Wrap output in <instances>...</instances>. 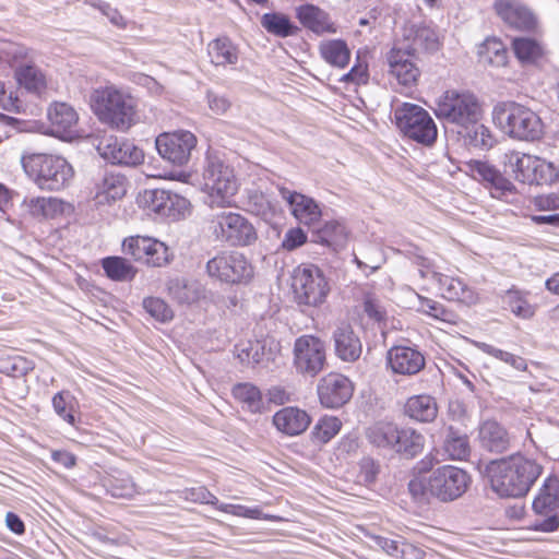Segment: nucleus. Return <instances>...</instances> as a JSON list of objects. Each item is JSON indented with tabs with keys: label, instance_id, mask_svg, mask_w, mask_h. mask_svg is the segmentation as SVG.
Here are the masks:
<instances>
[{
	"label": "nucleus",
	"instance_id": "nucleus-1",
	"mask_svg": "<svg viewBox=\"0 0 559 559\" xmlns=\"http://www.w3.org/2000/svg\"><path fill=\"white\" fill-rule=\"evenodd\" d=\"M451 440L448 439L442 449H433L413 468V477L408 483V491L415 502L427 504L431 498L442 502L454 499V466L441 463L453 460Z\"/></svg>",
	"mask_w": 559,
	"mask_h": 559
},
{
	"label": "nucleus",
	"instance_id": "nucleus-2",
	"mask_svg": "<svg viewBox=\"0 0 559 559\" xmlns=\"http://www.w3.org/2000/svg\"><path fill=\"white\" fill-rule=\"evenodd\" d=\"M543 472L542 464L521 453L492 460L486 466L491 489L502 498L525 497Z\"/></svg>",
	"mask_w": 559,
	"mask_h": 559
},
{
	"label": "nucleus",
	"instance_id": "nucleus-3",
	"mask_svg": "<svg viewBox=\"0 0 559 559\" xmlns=\"http://www.w3.org/2000/svg\"><path fill=\"white\" fill-rule=\"evenodd\" d=\"M90 107L100 123L116 131L127 132L140 121L138 99L115 85L94 90Z\"/></svg>",
	"mask_w": 559,
	"mask_h": 559
},
{
	"label": "nucleus",
	"instance_id": "nucleus-4",
	"mask_svg": "<svg viewBox=\"0 0 559 559\" xmlns=\"http://www.w3.org/2000/svg\"><path fill=\"white\" fill-rule=\"evenodd\" d=\"M290 293L300 310L321 309L329 301L332 282L319 265L300 263L292 272Z\"/></svg>",
	"mask_w": 559,
	"mask_h": 559
},
{
	"label": "nucleus",
	"instance_id": "nucleus-5",
	"mask_svg": "<svg viewBox=\"0 0 559 559\" xmlns=\"http://www.w3.org/2000/svg\"><path fill=\"white\" fill-rule=\"evenodd\" d=\"M492 121L514 140L536 141L544 134L542 118L531 108L513 100L498 103L492 109Z\"/></svg>",
	"mask_w": 559,
	"mask_h": 559
},
{
	"label": "nucleus",
	"instance_id": "nucleus-6",
	"mask_svg": "<svg viewBox=\"0 0 559 559\" xmlns=\"http://www.w3.org/2000/svg\"><path fill=\"white\" fill-rule=\"evenodd\" d=\"M239 187V179L230 165L217 156H206L200 188L211 207H231Z\"/></svg>",
	"mask_w": 559,
	"mask_h": 559
},
{
	"label": "nucleus",
	"instance_id": "nucleus-7",
	"mask_svg": "<svg viewBox=\"0 0 559 559\" xmlns=\"http://www.w3.org/2000/svg\"><path fill=\"white\" fill-rule=\"evenodd\" d=\"M25 174L41 190L58 191L72 179L74 171L66 158L45 153H31L22 157Z\"/></svg>",
	"mask_w": 559,
	"mask_h": 559
},
{
	"label": "nucleus",
	"instance_id": "nucleus-8",
	"mask_svg": "<svg viewBox=\"0 0 559 559\" xmlns=\"http://www.w3.org/2000/svg\"><path fill=\"white\" fill-rule=\"evenodd\" d=\"M209 230L215 241L235 248L250 247L259 239L254 224L239 212L223 211L214 214L209 221Z\"/></svg>",
	"mask_w": 559,
	"mask_h": 559
},
{
	"label": "nucleus",
	"instance_id": "nucleus-9",
	"mask_svg": "<svg viewBox=\"0 0 559 559\" xmlns=\"http://www.w3.org/2000/svg\"><path fill=\"white\" fill-rule=\"evenodd\" d=\"M394 121L404 136L429 146L437 140V127L421 106L402 103L394 109Z\"/></svg>",
	"mask_w": 559,
	"mask_h": 559
},
{
	"label": "nucleus",
	"instance_id": "nucleus-10",
	"mask_svg": "<svg viewBox=\"0 0 559 559\" xmlns=\"http://www.w3.org/2000/svg\"><path fill=\"white\" fill-rule=\"evenodd\" d=\"M293 366L298 374L314 378L328 366V347L314 334H302L294 341Z\"/></svg>",
	"mask_w": 559,
	"mask_h": 559
},
{
	"label": "nucleus",
	"instance_id": "nucleus-11",
	"mask_svg": "<svg viewBox=\"0 0 559 559\" xmlns=\"http://www.w3.org/2000/svg\"><path fill=\"white\" fill-rule=\"evenodd\" d=\"M390 82L400 93L415 88L420 81L421 70L414 47H393L386 55Z\"/></svg>",
	"mask_w": 559,
	"mask_h": 559
},
{
	"label": "nucleus",
	"instance_id": "nucleus-12",
	"mask_svg": "<svg viewBox=\"0 0 559 559\" xmlns=\"http://www.w3.org/2000/svg\"><path fill=\"white\" fill-rule=\"evenodd\" d=\"M130 189V180L121 171L105 170L93 178L87 199L96 209L112 207L122 202Z\"/></svg>",
	"mask_w": 559,
	"mask_h": 559
},
{
	"label": "nucleus",
	"instance_id": "nucleus-13",
	"mask_svg": "<svg viewBox=\"0 0 559 559\" xmlns=\"http://www.w3.org/2000/svg\"><path fill=\"white\" fill-rule=\"evenodd\" d=\"M207 274L228 284H247L254 275L251 262L241 252L222 251L206 263Z\"/></svg>",
	"mask_w": 559,
	"mask_h": 559
},
{
	"label": "nucleus",
	"instance_id": "nucleus-14",
	"mask_svg": "<svg viewBox=\"0 0 559 559\" xmlns=\"http://www.w3.org/2000/svg\"><path fill=\"white\" fill-rule=\"evenodd\" d=\"M532 509L536 515L545 516L544 520L535 521L531 530L543 533H554L559 530V477L548 475L536 497L533 500Z\"/></svg>",
	"mask_w": 559,
	"mask_h": 559
},
{
	"label": "nucleus",
	"instance_id": "nucleus-15",
	"mask_svg": "<svg viewBox=\"0 0 559 559\" xmlns=\"http://www.w3.org/2000/svg\"><path fill=\"white\" fill-rule=\"evenodd\" d=\"M198 145V138L188 130L163 132L157 135L155 146L159 156L174 166H186Z\"/></svg>",
	"mask_w": 559,
	"mask_h": 559
},
{
	"label": "nucleus",
	"instance_id": "nucleus-16",
	"mask_svg": "<svg viewBox=\"0 0 559 559\" xmlns=\"http://www.w3.org/2000/svg\"><path fill=\"white\" fill-rule=\"evenodd\" d=\"M122 249L135 262L152 267H162L171 260L168 246L150 236H129L122 241Z\"/></svg>",
	"mask_w": 559,
	"mask_h": 559
},
{
	"label": "nucleus",
	"instance_id": "nucleus-17",
	"mask_svg": "<svg viewBox=\"0 0 559 559\" xmlns=\"http://www.w3.org/2000/svg\"><path fill=\"white\" fill-rule=\"evenodd\" d=\"M354 383L346 376L331 371L320 378L317 394L324 408L335 409L349 402L354 394Z\"/></svg>",
	"mask_w": 559,
	"mask_h": 559
},
{
	"label": "nucleus",
	"instance_id": "nucleus-18",
	"mask_svg": "<svg viewBox=\"0 0 559 559\" xmlns=\"http://www.w3.org/2000/svg\"><path fill=\"white\" fill-rule=\"evenodd\" d=\"M136 205L147 215L175 217L177 207L186 205L187 200L163 189H145L139 192Z\"/></svg>",
	"mask_w": 559,
	"mask_h": 559
},
{
	"label": "nucleus",
	"instance_id": "nucleus-19",
	"mask_svg": "<svg viewBox=\"0 0 559 559\" xmlns=\"http://www.w3.org/2000/svg\"><path fill=\"white\" fill-rule=\"evenodd\" d=\"M457 169L471 176L475 180L483 182L495 198H501L507 193L513 192L515 189L509 179L487 162L472 159L462 163Z\"/></svg>",
	"mask_w": 559,
	"mask_h": 559
},
{
	"label": "nucleus",
	"instance_id": "nucleus-20",
	"mask_svg": "<svg viewBox=\"0 0 559 559\" xmlns=\"http://www.w3.org/2000/svg\"><path fill=\"white\" fill-rule=\"evenodd\" d=\"M97 152L105 160L115 165L136 166L144 160L142 148L129 140H118L112 135L98 142Z\"/></svg>",
	"mask_w": 559,
	"mask_h": 559
},
{
	"label": "nucleus",
	"instance_id": "nucleus-21",
	"mask_svg": "<svg viewBox=\"0 0 559 559\" xmlns=\"http://www.w3.org/2000/svg\"><path fill=\"white\" fill-rule=\"evenodd\" d=\"M49 126L55 135L72 139L79 133V112L64 102H53L47 109Z\"/></svg>",
	"mask_w": 559,
	"mask_h": 559
},
{
	"label": "nucleus",
	"instance_id": "nucleus-22",
	"mask_svg": "<svg viewBox=\"0 0 559 559\" xmlns=\"http://www.w3.org/2000/svg\"><path fill=\"white\" fill-rule=\"evenodd\" d=\"M280 194L289 205L292 215L300 224L310 227L320 222L322 210L314 199L285 187L280 188Z\"/></svg>",
	"mask_w": 559,
	"mask_h": 559
},
{
	"label": "nucleus",
	"instance_id": "nucleus-23",
	"mask_svg": "<svg viewBox=\"0 0 559 559\" xmlns=\"http://www.w3.org/2000/svg\"><path fill=\"white\" fill-rule=\"evenodd\" d=\"M388 366L393 373L414 376L424 369L426 360L424 355L409 346H393L388 350Z\"/></svg>",
	"mask_w": 559,
	"mask_h": 559
},
{
	"label": "nucleus",
	"instance_id": "nucleus-24",
	"mask_svg": "<svg viewBox=\"0 0 559 559\" xmlns=\"http://www.w3.org/2000/svg\"><path fill=\"white\" fill-rule=\"evenodd\" d=\"M295 16L300 25L316 35L335 34L337 25L322 8L305 3L295 8Z\"/></svg>",
	"mask_w": 559,
	"mask_h": 559
},
{
	"label": "nucleus",
	"instance_id": "nucleus-25",
	"mask_svg": "<svg viewBox=\"0 0 559 559\" xmlns=\"http://www.w3.org/2000/svg\"><path fill=\"white\" fill-rule=\"evenodd\" d=\"M272 423L283 435L294 437L309 428L311 416L297 406H285L273 415Z\"/></svg>",
	"mask_w": 559,
	"mask_h": 559
},
{
	"label": "nucleus",
	"instance_id": "nucleus-26",
	"mask_svg": "<svg viewBox=\"0 0 559 559\" xmlns=\"http://www.w3.org/2000/svg\"><path fill=\"white\" fill-rule=\"evenodd\" d=\"M334 352L345 362L357 361L362 354V343L349 324H342L333 332Z\"/></svg>",
	"mask_w": 559,
	"mask_h": 559
},
{
	"label": "nucleus",
	"instance_id": "nucleus-27",
	"mask_svg": "<svg viewBox=\"0 0 559 559\" xmlns=\"http://www.w3.org/2000/svg\"><path fill=\"white\" fill-rule=\"evenodd\" d=\"M403 414L413 421L430 424L438 417L439 405L436 397L430 394H414L406 399Z\"/></svg>",
	"mask_w": 559,
	"mask_h": 559
},
{
	"label": "nucleus",
	"instance_id": "nucleus-28",
	"mask_svg": "<svg viewBox=\"0 0 559 559\" xmlns=\"http://www.w3.org/2000/svg\"><path fill=\"white\" fill-rule=\"evenodd\" d=\"M498 15L510 26L520 31H533L536 20L532 12L512 0H498L495 3Z\"/></svg>",
	"mask_w": 559,
	"mask_h": 559
},
{
	"label": "nucleus",
	"instance_id": "nucleus-29",
	"mask_svg": "<svg viewBox=\"0 0 559 559\" xmlns=\"http://www.w3.org/2000/svg\"><path fill=\"white\" fill-rule=\"evenodd\" d=\"M478 438L483 448L495 453L506 452L511 444L508 430L493 419L485 420L479 426Z\"/></svg>",
	"mask_w": 559,
	"mask_h": 559
},
{
	"label": "nucleus",
	"instance_id": "nucleus-30",
	"mask_svg": "<svg viewBox=\"0 0 559 559\" xmlns=\"http://www.w3.org/2000/svg\"><path fill=\"white\" fill-rule=\"evenodd\" d=\"M206 51L210 62L216 68L235 66L239 60L238 46L226 35L209 41Z\"/></svg>",
	"mask_w": 559,
	"mask_h": 559
},
{
	"label": "nucleus",
	"instance_id": "nucleus-31",
	"mask_svg": "<svg viewBox=\"0 0 559 559\" xmlns=\"http://www.w3.org/2000/svg\"><path fill=\"white\" fill-rule=\"evenodd\" d=\"M483 106L476 95L469 92L456 93V124L468 129L471 123L480 121Z\"/></svg>",
	"mask_w": 559,
	"mask_h": 559
},
{
	"label": "nucleus",
	"instance_id": "nucleus-32",
	"mask_svg": "<svg viewBox=\"0 0 559 559\" xmlns=\"http://www.w3.org/2000/svg\"><path fill=\"white\" fill-rule=\"evenodd\" d=\"M401 427L393 421L381 420L371 425L366 431L367 440L376 448L393 450L399 440Z\"/></svg>",
	"mask_w": 559,
	"mask_h": 559
},
{
	"label": "nucleus",
	"instance_id": "nucleus-33",
	"mask_svg": "<svg viewBox=\"0 0 559 559\" xmlns=\"http://www.w3.org/2000/svg\"><path fill=\"white\" fill-rule=\"evenodd\" d=\"M14 79L20 87L27 92L41 95L47 90L45 73L35 64H22L14 70Z\"/></svg>",
	"mask_w": 559,
	"mask_h": 559
},
{
	"label": "nucleus",
	"instance_id": "nucleus-34",
	"mask_svg": "<svg viewBox=\"0 0 559 559\" xmlns=\"http://www.w3.org/2000/svg\"><path fill=\"white\" fill-rule=\"evenodd\" d=\"M393 450L406 459H414L425 449L424 435L413 427H401Z\"/></svg>",
	"mask_w": 559,
	"mask_h": 559
},
{
	"label": "nucleus",
	"instance_id": "nucleus-35",
	"mask_svg": "<svg viewBox=\"0 0 559 559\" xmlns=\"http://www.w3.org/2000/svg\"><path fill=\"white\" fill-rule=\"evenodd\" d=\"M233 397L250 413L260 414L265 411L261 390L249 382H240L231 389Z\"/></svg>",
	"mask_w": 559,
	"mask_h": 559
},
{
	"label": "nucleus",
	"instance_id": "nucleus-36",
	"mask_svg": "<svg viewBox=\"0 0 559 559\" xmlns=\"http://www.w3.org/2000/svg\"><path fill=\"white\" fill-rule=\"evenodd\" d=\"M27 213L36 219H52L63 214L64 203L56 198L37 197L24 202Z\"/></svg>",
	"mask_w": 559,
	"mask_h": 559
},
{
	"label": "nucleus",
	"instance_id": "nucleus-37",
	"mask_svg": "<svg viewBox=\"0 0 559 559\" xmlns=\"http://www.w3.org/2000/svg\"><path fill=\"white\" fill-rule=\"evenodd\" d=\"M535 156L531 154L511 151L504 155V167L515 180L522 183H531L532 167Z\"/></svg>",
	"mask_w": 559,
	"mask_h": 559
},
{
	"label": "nucleus",
	"instance_id": "nucleus-38",
	"mask_svg": "<svg viewBox=\"0 0 559 559\" xmlns=\"http://www.w3.org/2000/svg\"><path fill=\"white\" fill-rule=\"evenodd\" d=\"M321 58L332 67L345 68L350 60V50L343 39H328L319 45Z\"/></svg>",
	"mask_w": 559,
	"mask_h": 559
},
{
	"label": "nucleus",
	"instance_id": "nucleus-39",
	"mask_svg": "<svg viewBox=\"0 0 559 559\" xmlns=\"http://www.w3.org/2000/svg\"><path fill=\"white\" fill-rule=\"evenodd\" d=\"M261 25L267 33L282 38L297 35L300 31L286 14L277 12L263 14Z\"/></svg>",
	"mask_w": 559,
	"mask_h": 559
},
{
	"label": "nucleus",
	"instance_id": "nucleus-40",
	"mask_svg": "<svg viewBox=\"0 0 559 559\" xmlns=\"http://www.w3.org/2000/svg\"><path fill=\"white\" fill-rule=\"evenodd\" d=\"M55 413L70 426H76L80 405L68 391L57 392L51 400Z\"/></svg>",
	"mask_w": 559,
	"mask_h": 559
},
{
	"label": "nucleus",
	"instance_id": "nucleus-41",
	"mask_svg": "<svg viewBox=\"0 0 559 559\" xmlns=\"http://www.w3.org/2000/svg\"><path fill=\"white\" fill-rule=\"evenodd\" d=\"M100 264L107 277L112 281H131L136 275L135 266L128 259L122 257L115 255L104 258Z\"/></svg>",
	"mask_w": 559,
	"mask_h": 559
},
{
	"label": "nucleus",
	"instance_id": "nucleus-42",
	"mask_svg": "<svg viewBox=\"0 0 559 559\" xmlns=\"http://www.w3.org/2000/svg\"><path fill=\"white\" fill-rule=\"evenodd\" d=\"M511 47L515 57L522 63H534L544 56V47L535 38L515 37Z\"/></svg>",
	"mask_w": 559,
	"mask_h": 559
},
{
	"label": "nucleus",
	"instance_id": "nucleus-43",
	"mask_svg": "<svg viewBox=\"0 0 559 559\" xmlns=\"http://www.w3.org/2000/svg\"><path fill=\"white\" fill-rule=\"evenodd\" d=\"M456 133L462 135L466 144L473 147L488 150L495 143V138L490 130L479 121L471 123L468 129L461 128V130H456Z\"/></svg>",
	"mask_w": 559,
	"mask_h": 559
},
{
	"label": "nucleus",
	"instance_id": "nucleus-44",
	"mask_svg": "<svg viewBox=\"0 0 559 559\" xmlns=\"http://www.w3.org/2000/svg\"><path fill=\"white\" fill-rule=\"evenodd\" d=\"M107 492L114 498L132 499L139 493L138 486L132 477L124 473L110 475L105 484Z\"/></svg>",
	"mask_w": 559,
	"mask_h": 559
},
{
	"label": "nucleus",
	"instance_id": "nucleus-45",
	"mask_svg": "<svg viewBox=\"0 0 559 559\" xmlns=\"http://www.w3.org/2000/svg\"><path fill=\"white\" fill-rule=\"evenodd\" d=\"M216 510L238 518L252 520H265L270 522H283L284 518L274 514H265L259 507L249 508L242 504L217 503Z\"/></svg>",
	"mask_w": 559,
	"mask_h": 559
},
{
	"label": "nucleus",
	"instance_id": "nucleus-46",
	"mask_svg": "<svg viewBox=\"0 0 559 559\" xmlns=\"http://www.w3.org/2000/svg\"><path fill=\"white\" fill-rule=\"evenodd\" d=\"M504 298L508 309L515 317L526 320L535 316L536 306L527 300L526 294L522 290L511 288L507 290Z\"/></svg>",
	"mask_w": 559,
	"mask_h": 559
},
{
	"label": "nucleus",
	"instance_id": "nucleus-47",
	"mask_svg": "<svg viewBox=\"0 0 559 559\" xmlns=\"http://www.w3.org/2000/svg\"><path fill=\"white\" fill-rule=\"evenodd\" d=\"M317 234L322 243L333 248L343 246L347 239L345 225L336 219L325 222Z\"/></svg>",
	"mask_w": 559,
	"mask_h": 559
},
{
	"label": "nucleus",
	"instance_id": "nucleus-48",
	"mask_svg": "<svg viewBox=\"0 0 559 559\" xmlns=\"http://www.w3.org/2000/svg\"><path fill=\"white\" fill-rule=\"evenodd\" d=\"M343 427L342 420L332 415L320 417L313 427L312 438L319 443H328L337 436Z\"/></svg>",
	"mask_w": 559,
	"mask_h": 559
},
{
	"label": "nucleus",
	"instance_id": "nucleus-49",
	"mask_svg": "<svg viewBox=\"0 0 559 559\" xmlns=\"http://www.w3.org/2000/svg\"><path fill=\"white\" fill-rule=\"evenodd\" d=\"M530 185H552L559 179V168L551 162L535 156Z\"/></svg>",
	"mask_w": 559,
	"mask_h": 559
},
{
	"label": "nucleus",
	"instance_id": "nucleus-50",
	"mask_svg": "<svg viewBox=\"0 0 559 559\" xmlns=\"http://www.w3.org/2000/svg\"><path fill=\"white\" fill-rule=\"evenodd\" d=\"M235 354L242 364H260L264 357V345L259 340L240 341L235 345Z\"/></svg>",
	"mask_w": 559,
	"mask_h": 559
},
{
	"label": "nucleus",
	"instance_id": "nucleus-51",
	"mask_svg": "<svg viewBox=\"0 0 559 559\" xmlns=\"http://www.w3.org/2000/svg\"><path fill=\"white\" fill-rule=\"evenodd\" d=\"M479 53L492 64H504L507 61V48L503 43L496 38H487L479 50Z\"/></svg>",
	"mask_w": 559,
	"mask_h": 559
},
{
	"label": "nucleus",
	"instance_id": "nucleus-52",
	"mask_svg": "<svg viewBox=\"0 0 559 559\" xmlns=\"http://www.w3.org/2000/svg\"><path fill=\"white\" fill-rule=\"evenodd\" d=\"M413 47L435 51L440 47L439 36L435 29L428 26H419L414 33Z\"/></svg>",
	"mask_w": 559,
	"mask_h": 559
},
{
	"label": "nucleus",
	"instance_id": "nucleus-53",
	"mask_svg": "<svg viewBox=\"0 0 559 559\" xmlns=\"http://www.w3.org/2000/svg\"><path fill=\"white\" fill-rule=\"evenodd\" d=\"M370 79L369 64L365 58L359 55L356 56V60L349 72L345 73L341 78V82L352 83L355 85H366Z\"/></svg>",
	"mask_w": 559,
	"mask_h": 559
},
{
	"label": "nucleus",
	"instance_id": "nucleus-54",
	"mask_svg": "<svg viewBox=\"0 0 559 559\" xmlns=\"http://www.w3.org/2000/svg\"><path fill=\"white\" fill-rule=\"evenodd\" d=\"M179 495L180 498H182L185 501L200 504H211L215 509L218 503L217 497L212 493L205 486L185 488L180 491Z\"/></svg>",
	"mask_w": 559,
	"mask_h": 559
},
{
	"label": "nucleus",
	"instance_id": "nucleus-55",
	"mask_svg": "<svg viewBox=\"0 0 559 559\" xmlns=\"http://www.w3.org/2000/svg\"><path fill=\"white\" fill-rule=\"evenodd\" d=\"M146 312L157 321L167 322L173 319L174 312L165 300L158 297H147L143 300Z\"/></svg>",
	"mask_w": 559,
	"mask_h": 559
},
{
	"label": "nucleus",
	"instance_id": "nucleus-56",
	"mask_svg": "<svg viewBox=\"0 0 559 559\" xmlns=\"http://www.w3.org/2000/svg\"><path fill=\"white\" fill-rule=\"evenodd\" d=\"M527 210L538 212H552L559 210V194L548 193L535 195L530 199Z\"/></svg>",
	"mask_w": 559,
	"mask_h": 559
},
{
	"label": "nucleus",
	"instance_id": "nucleus-57",
	"mask_svg": "<svg viewBox=\"0 0 559 559\" xmlns=\"http://www.w3.org/2000/svg\"><path fill=\"white\" fill-rule=\"evenodd\" d=\"M362 309L367 317L374 322H381L385 319V309L372 293L364 295Z\"/></svg>",
	"mask_w": 559,
	"mask_h": 559
},
{
	"label": "nucleus",
	"instance_id": "nucleus-58",
	"mask_svg": "<svg viewBox=\"0 0 559 559\" xmlns=\"http://www.w3.org/2000/svg\"><path fill=\"white\" fill-rule=\"evenodd\" d=\"M438 118H445L454 121V92L445 91L436 100L433 108Z\"/></svg>",
	"mask_w": 559,
	"mask_h": 559
},
{
	"label": "nucleus",
	"instance_id": "nucleus-59",
	"mask_svg": "<svg viewBox=\"0 0 559 559\" xmlns=\"http://www.w3.org/2000/svg\"><path fill=\"white\" fill-rule=\"evenodd\" d=\"M249 211L255 215L264 216L272 212V204L267 197L260 191H253L248 197Z\"/></svg>",
	"mask_w": 559,
	"mask_h": 559
},
{
	"label": "nucleus",
	"instance_id": "nucleus-60",
	"mask_svg": "<svg viewBox=\"0 0 559 559\" xmlns=\"http://www.w3.org/2000/svg\"><path fill=\"white\" fill-rule=\"evenodd\" d=\"M308 236L300 227H294L286 231L282 241L283 249L293 251L307 242Z\"/></svg>",
	"mask_w": 559,
	"mask_h": 559
},
{
	"label": "nucleus",
	"instance_id": "nucleus-61",
	"mask_svg": "<svg viewBox=\"0 0 559 559\" xmlns=\"http://www.w3.org/2000/svg\"><path fill=\"white\" fill-rule=\"evenodd\" d=\"M0 108L11 112H20L22 108V102L16 92H8L2 82H0Z\"/></svg>",
	"mask_w": 559,
	"mask_h": 559
},
{
	"label": "nucleus",
	"instance_id": "nucleus-62",
	"mask_svg": "<svg viewBox=\"0 0 559 559\" xmlns=\"http://www.w3.org/2000/svg\"><path fill=\"white\" fill-rule=\"evenodd\" d=\"M267 401L275 405H284L292 401V394L281 385L272 386L266 392Z\"/></svg>",
	"mask_w": 559,
	"mask_h": 559
},
{
	"label": "nucleus",
	"instance_id": "nucleus-63",
	"mask_svg": "<svg viewBox=\"0 0 559 559\" xmlns=\"http://www.w3.org/2000/svg\"><path fill=\"white\" fill-rule=\"evenodd\" d=\"M367 536L389 556H396V554L400 551L399 543L396 540L389 539L376 534H367Z\"/></svg>",
	"mask_w": 559,
	"mask_h": 559
},
{
	"label": "nucleus",
	"instance_id": "nucleus-64",
	"mask_svg": "<svg viewBox=\"0 0 559 559\" xmlns=\"http://www.w3.org/2000/svg\"><path fill=\"white\" fill-rule=\"evenodd\" d=\"M207 102L210 109L216 115L225 114L230 107V103L226 97L212 93L207 95Z\"/></svg>",
	"mask_w": 559,
	"mask_h": 559
}]
</instances>
